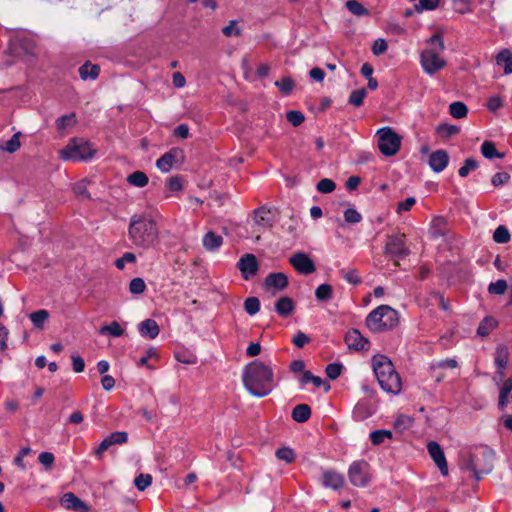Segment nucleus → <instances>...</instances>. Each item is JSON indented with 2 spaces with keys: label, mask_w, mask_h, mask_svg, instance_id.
<instances>
[{
  "label": "nucleus",
  "mask_w": 512,
  "mask_h": 512,
  "mask_svg": "<svg viewBox=\"0 0 512 512\" xmlns=\"http://www.w3.org/2000/svg\"><path fill=\"white\" fill-rule=\"evenodd\" d=\"M242 380L248 392L259 398L267 396L274 387L272 368L258 360L252 361L245 366Z\"/></svg>",
  "instance_id": "obj_1"
},
{
  "label": "nucleus",
  "mask_w": 512,
  "mask_h": 512,
  "mask_svg": "<svg viewBox=\"0 0 512 512\" xmlns=\"http://www.w3.org/2000/svg\"><path fill=\"white\" fill-rule=\"evenodd\" d=\"M128 238L138 248H151L159 238L156 221L147 213L132 215L128 226Z\"/></svg>",
  "instance_id": "obj_2"
},
{
  "label": "nucleus",
  "mask_w": 512,
  "mask_h": 512,
  "mask_svg": "<svg viewBox=\"0 0 512 512\" xmlns=\"http://www.w3.org/2000/svg\"><path fill=\"white\" fill-rule=\"evenodd\" d=\"M372 366L381 388L387 393L399 394L402 383L392 362L384 355H376L372 358Z\"/></svg>",
  "instance_id": "obj_3"
},
{
  "label": "nucleus",
  "mask_w": 512,
  "mask_h": 512,
  "mask_svg": "<svg viewBox=\"0 0 512 512\" xmlns=\"http://www.w3.org/2000/svg\"><path fill=\"white\" fill-rule=\"evenodd\" d=\"M426 42L430 47L421 52L420 62L423 70L427 74L433 75L447 64L445 59L440 57V53L445 49V44L442 36L438 33L431 36Z\"/></svg>",
  "instance_id": "obj_4"
},
{
  "label": "nucleus",
  "mask_w": 512,
  "mask_h": 512,
  "mask_svg": "<svg viewBox=\"0 0 512 512\" xmlns=\"http://www.w3.org/2000/svg\"><path fill=\"white\" fill-rule=\"evenodd\" d=\"M398 323V313L388 305H381L371 311L366 318V325L372 332L390 329Z\"/></svg>",
  "instance_id": "obj_5"
},
{
  "label": "nucleus",
  "mask_w": 512,
  "mask_h": 512,
  "mask_svg": "<svg viewBox=\"0 0 512 512\" xmlns=\"http://www.w3.org/2000/svg\"><path fill=\"white\" fill-rule=\"evenodd\" d=\"M96 155V149L84 138H73L67 146L61 150L64 160H86Z\"/></svg>",
  "instance_id": "obj_6"
},
{
  "label": "nucleus",
  "mask_w": 512,
  "mask_h": 512,
  "mask_svg": "<svg viewBox=\"0 0 512 512\" xmlns=\"http://www.w3.org/2000/svg\"><path fill=\"white\" fill-rule=\"evenodd\" d=\"M376 135L378 137V148L384 156L392 157L399 151L401 136L391 127L380 128Z\"/></svg>",
  "instance_id": "obj_7"
},
{
  "label": "nucleus",
  "mask_w": 512,
  "mask_h": 512,
  "mask_svg": "<svg viewBox=\"0 0 512 512\" xmlns=\"http://www.w3.org/2000/svg\"><path fill=\"white\" fill-rule=\"evenodd\" d=\"M348 478L354 486H367L371 479L369 464L365 460L354 461L349 466Z\"/></svg>",
  "instance_id": "obj_8"
},
{
  "label": "nucleus",
  "mask_w": 512,
  "mask_h": 512,
  "mask_svg": "<svg viewBox=\"0 0 512 512\" xmlns=\"http://www.w3.org/2000/svg\"><path fill=\"white\" fill-rule=\"evenodd\" d=\"M385 254L392 258H404L410 254L406 245L404 234H395L388 237L385 244Z\"/></svg>",
  "instance_id": "obj_9"
},
{
  "label": "nucleus",
  "mask_w": 512,
  "mask_h": 512,
  "mask_svg": "<svg viewBox=\"0 0 512 512\" xmlns=\"http://www.w3.org/2000/svg\"><path fill=\"white\" fill-rule=\"evenodd\" d=\"M277 218V212L275 209L260 207L254 212L255 224L263 229L270 228L273 226Z\"/></svg>",
  "instance_id": "obj_10"
},
{
  "label": "nucleus",
  "mask_w": 512,
  "mask_h": 512,
  "mask_svg": "<svg viewBox=\"0 0 512 512\" xmlns=\"http://www.w3.org/2000/svg\"><path fill=\"white\" fill-rule=\"evenodd\" d=\"M290 264L301 274H311L315 271L313 261L305 253H295L289 259Z\"/></svg>",
  "instance_id": "obj_11"
},
{
  "label": "nucleus",
  "mask_w": 512,
  "mask_h": 512,
  "mask_svg": "<svg viewBox=\"0 0 512 512\" xmlns=\"http://www.w3.org/2000/svg\"><path fill=\"white\" fill-rule=\"evenodd\" d=\"M238 269L245 280L254 277L258 271V262L253 254H245L237 263Z\"/></svg>",
  "instance_id": "obj_12"
},
{
  "label": "nucleus",
  "mask_w": 512,
  "mask_h": 512,
  "mask_svg": "<svg viewBox=\"0 0 512 512\" xmlns=\"http://www.w3.org/2000/svg\"><path fill=\"white\" fill-rule=\"evenodd\" d=\"M264 286L273 295L284 290L288 286V277L281 272L270 273L264 280Z\"/></svg>",
  "instance_id": "obj_13"
},
{
  "label": "nucleus",
  "mask_w": 512,
  "mask_h": 512,
  "mask_svg": "<svg viewBox=\"0 0 512 512\" xmlns=\"http://www.w3.org/2000/svg\"><path fill=\"white\" fill-rule=\"evenodd\" d=\"M128 440V434L124 431H117L107 436L95 450V454L98 458L102 457V454L112 445H121L126 443Z\"/></svg>",
  "instance_id": "obj_14"
},
{
  "label": "nucleus",
  "mask_w": 512,
  "mask_h": 512,
  "mask_svg": "<svg viewBox=\"0 0 512 512\" xmlns=\"http://www.w3.org/2000/svg\"><path fill=\"white\" fill-rule=\"evenodd\" d=\"M429 455L439 468L442 475H448V465L444 452L437 442L431 441L427 445Z\"/></svg>",
  "instance_id": "obj_15"
},
{
  "label": "nucleus",
  "mask_w": 512,
  "mask_h": 512,
  "mask_svg": "<svg viewBox=\"0 0 512 512\" xmlns=\"http://www.w3.org/2000/svg\"><path fill=\"white\" fill-rule=\"evenodd\" d=\"M345 342L349 349L356 351L367 350L369 347L368 340L357 329H351L346 333Z\"/></svg>",
  "instance_id": "obj_16"
},
{
  "label": "nucleus",
  "mask_w": 512,
  "mask_h": 512,
  "mask_svg": "<svg viewBox=\"0 0 512 512\" xmlns=\"http://www.w3.org/2000/svg\"><path fill=\"white\" fill-rule=\"evenodd\" d=\"M321 483L326 488L338 490L344 485V477L333 469H326L322 473Z\"/></svg>",
  "instance_id": "obj_17"
},
{
  "label": "nucleus",
  "mask_w": 512,
  "mask_h": 512,
  "mask_svg": "<svg viewBox=\"0 0 512 512\" xmlns=\"http://www.w3.org/2000/svg\"><path fill=\"white\" fill-rule=\"evenodd\" d=\"M60 502L61 505L68 510L76 512H89L90 510L85 502L71 492L64 494Z\"/></svg>",
  "instance_id": "obj_18"
},
{
  "label": "nucleus",
  "mask_w": 512,
  "mask_h": 512,
  "mask_svg": "<svg viewBox=\"0 0 512 512\" xmlns=\"http://www.w3.org/2000/svg\"><path fill=\"white\" fill-rule=\"evenodd\" d=\"M481 154L484 158L492 159V158H512V152L509 150H498L496 145L492 141H484L481 145Z\"/></svg>",
  "instance_id": "obj_19"
},
{
  "label": "nucleus",
  "mask_w": 512,
  "mask_h": 512,
  "mask_svg": "<svg viewBox=\"0 0 512 512\" xmlns=\"http://www.w3.org/2000/svg\"><path fill=\"white\" fill-rule=\"evenodd\" d=\"M482 455L485 459L488 460V463L485 465V467H480L478 459L476 461H472V463L468 466V468H470L474 473V476L477 480L481 479L482 474H487L492 470V460L494 453L492 451L485 450L483 451Z\"/></svg>",
  "instance_id": "obj_20"
},
{
  "label": "nucleus",
  "mask_w": 512,
  "mask_h": 512,
  "mask_svg": "<svg viewBox=\"0 0 512 512\" xmlns=\"http://www.w3.org/2000/svg\"><path fill=\"white\" fill-rule=\"evenodd\" d=\"M138 331L142 337L154 339L159 335L160 328L153 319H146L138 324Z\"/></svg>",
  "instance_id": "obj_21"
},
{
  "label": "nucleus",
  "mask_w": 512,
  "mask_h": 512,
  "mask_svg": "<svg viewBox=\"0 0 512 512\" xmlns=\"http://www.w3.org/2000/svg\"><path fill=\"white\" fill-rule=\"evenodd\" d=\"M203 246L208 251L218 250L222 243L223 238L212 231L207 232L202 239Z\"/></svg>",
  "instance_id": "obj_22"
},
{
  "label": "nucleus",
  "mask_w": 512,
  "mask_h": 512,
  "mask_svg": "<svg viewBox=\"0 0 512 512\" xmlns=\"http://www.w3.org/2000/svg\"><path fill=\"white\" fill-rule=\"evenodd\" d=\"M294 308V302L289 297H281L275 304L276 312L282 317L289 316L293 312Z\"/></svg>",
  "instance_id": "obj_23"
},
{
  "label": "nucleus",
  "mask_w": 512,
  "mask_h": 512,
  "mask_svg": "<svg viewBox=\"0 0 512 512\" xmlns=\"http://www.w3.org/2000/svg\"><path fill=\"white\" fill-rule=\"evenodd\" d=\"M508 363V350L504 346H500L496 350L495 354V364L498 367L497 375L499 376V379L501 380L504 373L503 369L506 367Z\"/></svg>",
  "instance_id": "obj_24"
},
{
  "label": "nucleus",
  "mask_w": 512,
  "mask_h": 512,
  "mask_svg": "<svg viewBox=\"0 0 512 512\" xmlns=\"http://www.w3.org/2000/svg\"><path fill=\"white\" fill-rule=\"evenodd\" d=\"M311 416V409L307 404H299L293 408L292 418L299 423L306 422Z\"/></svg>",
  "instance_id": "obj_25"
},
{
  "label": "nucleus",
  "mask_w": 512,
  "mask_h": 512,
  "mask_svg": "<svg viewBox=\"0 0 512 512\" xmlns=\"http://www.w3.org/2000/svg\"><path fill=\"white\" fill-rule=\"evenodd\" d=\"M100 67L98 65H93L89 61L85 62L79 68V74L82 80H87L88 78L96 79L99 75Z\"/></svg>",
  "instance_id": "obj_26"
},
{
  "label": "nucleus",
  "mask_w": 512,
  "mask_h": 512,
  "mask_svg": "<svg viewBox=\"0 0 512 512\" xmlns=\"http://www.w3.org/2000/svg\"><path fill=\"white\" fill-rule=\"evenodd\" d=\"M498 65L505 64L504 73L506 75L512 73V53L508 49L501 50L496 56Z\"/></svg>",
  "instance_id": "obj_27"
},
{
  "label": "nucleus",
  "mask_w": 512,
  "mask_h": 512,
  "mask_svg": "<svg viewBox=\"0 0 512 512\" xmlns=\"http://www.w3.org/2000/svg\"><path fill=\"white\" fill-rule=\"evenodd\" d=\"M372 414L373 410L366 402H358L353 409V417L358 421L364 420L370 417Z\"/></svg>",
  "instance_id": "obj_28"
},
{
  "label": "nucleus",
  "mask_w": 512,
  "mask_h": 512,
  "mask_svg": "<svg viewBox=\"0 0 512 512\" xmlns=\"http://www.w3.org/2000/svg\"><path fill=\"white\" fill-rule=\"evenodd\" d=\"M449 113L452 117L456 119L465 118L468 114L467 106L460 101H456L450 104Z\"/></svg>",
  "instance_id": "obj_29"
},
{
  "label": "nucleus",
  "mask_w": 512,
  "mask_h": 512,
  "mask_svg": "<svg viewBox=\"0 0 512 512\" xmlns=\"http://www.w3.org/2000/svg\"><path fill=\"white\" fill-rule=\"evenodd\" d=\"M345 6L355 16H368L370 14L369 10L357 0L346 1Z\"/></svg>",
  "instance_id": "obj_30"
},
{
  "label": "nucleus",
  "mask_w": 512,
  "mask_h": 512,
  "mask_svg": "<svg viewBox=\"0 0 512 512\" xmlns=\"http://www.w3.org/2000/svg\"><path fill=\"white\" fill-rule=\"evenodd\" d=\"M99 333L102 335L109 334L113 337H120L124 334V329L118 322L113 321L108 325L102 326L99 330Z\"/></svg>",
  "instance_id": "obj_31"
},
{
  "label": "nucleus",
  "mask_w": 512,
  "mask_h": 512,
  "mask_svg": "<svg viewBox=\"0 0 512 512\" xmlns=\"http://www.w3.org/2000/svg\"><path fill=\"white\" fill-rule=\"evenodd\" d=\"M127 181L135 187H144L148 183V177L141 171H135L127 177Z\"/></svg>",
  "instance_id": "obj_32"
},
{
  "label": "nucleus",
  "mask_w": 512,
  "mask_h": 512,
  "mask_svg": "<svg viewBox=\"0 0 512 512\" xmlns=\"http://www.w3.org/2000/svg\"><path fill=\"white\" fill-rule=\"evenodd\" d=\"M29 318L36 328L41 329L44 322L49 318V312L45 309H41L31 313Z\"/></svg>",
  "instance_id": "obj_33"
},
{
  "label": "nucleus",
  "mask_w": 512,
  "mask_h": 512,
  "mask_svg": "<svg viewBox=\"0 0 512 512\" xmlns=\"http://www.w3.org/2000/svg\"><path fill=\"white\" fill-rule=\"evenodd\" d=\"M507 289H509V284L504 279L491 282L488 286V292L495 295H503Z\"/></svg>",
  "instance_id": "obj_34"
},
{
  "label": "nucleus",
  "mask_w": 512,
  "mask_h": 512,
  "mask_svg": "<svg viewBox=\"0 0 512 512\" xmlns=\"http://www.w3.org/2000/svg\"><path fill=\"white\" fill-rule=\"evenodd\" d=\"M333 289L329 284H321L315 290V296L319 301H328L332 298Z\"/></svg>",
  "instance_id": "obj_35"
},
{
  "label": "nucleus",
  "mask_w": 512,
  "mask_h": 512,
  "mask_svg": "<svg viewBox=\"0 0 512 512\" xmlns=\"http://www.w3.org/2000/svg\"><path fill=\"white\" fill-rule=\"evenodd\" d=\"M437 133L444 138H450L460 132V128L456 125H450L447 123L440 124L437 129Z\"/></svg>",
  "instance_id": "obj_36"
},
{
  "label": "nucleus",
  "mask_w": 512,
  "mask_h": 512,
  "mask_svg": "<svg viewBox=\"0 0 512 512\" xmlns=\"http://www.w3.org/2000/svg\"><path fill=\"white\" fill-rule=\"evenodd\" d=\"M20 136H21L20 132L15 133L11 137V139L6 141L3 145H1L0 148L9 153H13V152L17 151L21 146Z\"/></svg>",
  "instance_id": "obj_37"
},
{
  "label": "nucleus",
  "mask_w": 512,
  "mask_h": 512,
  "mask_svg": "<svg viewBox=\"0 0 512 512\" xmlns=\"http://www.w3.org/2000/svg\"><path fill=\"white\" fill-rule=\"evenodd\" d=\"M275 86H277L280 92L283 95H288L291 93L295 87V82L290 77H284L281 80L275 82Z\"/></svg>",
  "instance_id": "obj_38"
},
{
  "label": "nucleus",
  "mask_w": 512,
  "mask_h": 512,
  "mask_svg": "<svg viewBox=\"0 0 512 512\" xmlns=\"http://www.w3.org/2000/svg\"><path fill=\"white\" fill-rule=\"evenodd\" d=\"M392 433L389 430H375L370 433V440L374 445L383 443L386 439H391Z\"/></svg>",
  "instance_id": "obj_39"
},
{
  "label": "nucleus",
  "mask_w": 512,
  "mask_h": 512,
  "mask_svg": "<svg viewBox=\"0 0 512 512\" xmlns=\"http://www.w3.org/2000/svg\"><path fill=\"white\" fill-rule=\"evenodd\" d=\"M340 274L350 284L358 285L361 283V277L356 269H341Z\"/></svg>",
  "instance_id": "obj_40"
},
{
  "label": "nucleus",
  "mask_w": 512,
  "mask_h": 512,
  "mask_svg": "<svg viewBox=\"0 0 512 512\" xmlns=\"http://www.w3.org/2000/svg\"><path fill=\"white\" fill-rule=\"evenodd\" d=\"M75 123H76V115H75V113H71V114L64 115V116L60 117L57 120L56 125H57L58 131H63L68 127L74 126Z\"/></svg>",
  "instance_id": "obj_41"
},
{
  "label": "nucleus",
  "mask_w": 512,
  "mask_h": 512,
  "mask_svg": "<svg viewBox=\"0 0 512 512\" xmlns=\"http://www.w3.org/2000/svg\"><path fill=\"white\" fill-rule=\"evenodd\" d=\"M493 240L500 244L507 243L510 240V233L506 226L500 225L496 228L493 234Z\"/></svg>",
  "instance_id": "obj_42"
},
{
  "label": "nucleus",
  "mask_w": 512,
  "mask_h": 512,
  "mask_svg": "<svg viewBox=\"0 0 512 512\" xmlns=\"http://www.w3.org/2000/svg\"><path fill=\"white\" fill-rule=\"evenodd\" d=\"M495 326V319L487 317L478 326L477 333L481 336H487L494 329Z\"/></svg>",
  "instance_id": "obj_43"
},
{
  "label": "nucleus",
  "mask_w": 512,
  "mask_h": 512,
  "mask_svg": "<svg viewBox=\"0 0 512 512\" xmlns=\"http://www.w3.org/2000/svg\"><path fill=\"white\" fill-rule=\"evenodd\" d=\"M367 91L365 88L354 90L348 99L349 104L359 107L363 104V100L366 97Z\"/></svg>",
  "instance_id": "obj_44"
},
{
  "label": "nucleus",
  "mask_w": 512,
  "mask_h": 512,
  "mask_svg": "<svg viewBox=\"0 0 512 512\" xmlns=\"http://www.w3.org/2000/svg\"><path fill=\"white\" fill-rule=\"evenodd\" d=\"M145 289V281L140 277L133 278L129 283V291L132 294L140 295L145 291Z\"/></svg>",
  "instance_id": "obj_45"
},
{
  "label": "nucleus",
  "mask_w": 512,
  "mask_h": 512,
  "mask_svg": "<svg viewBox=\"0 0 512 512\" xmlns=\"http://www.w3.org/2000/svg\"><path fill=\"white\" fill-rule=\"evenodd\" d=\"M244 307L249 315H255L260 309V301L256 297H249L245 300Z\"/></svg>",
  "instance_id": "obj_46"
},
{
  "label": "nucleus",
  "mask_w": 512,
  "mask_h": 512,
  "mask_svg": "<svg viewBox=\"0 0 512 512\" xmlns=\"http://www.w3.org/2000/svg\"><path fill=\"white\" fill-rule=\"evenodd\" d=\"M135 486L138 490L144 491L152 483V476L149 474H140L134 480Z\"/></svg>",
  "instance_id": "obj_47"
},
{
  "label": "nucleus",
  "mask_w": 512,
  "mask_h": 512,
  "mask_svg": "<svg viewBox=\"0 0 512 512\" xmlns=\"http://www.w3.org/2000/svg\"><path fill=\"white\" fill-rule=\"evenodd\" d=\"M276 457L286 463H291L295 458V453L291 448L283 447L276 451Z\"/></svg>",
  "instance_id": "obj_48"
},
{
  "label": "nucleus",
  "mask_w": 512,
  "mask_h": 512,
  "mask_svg": "<svg viewBox=\"0 0 512 512\" xmlns=\"http://www.w3.org/2000/svg\"><path fill=\"white\" fill-rule=\"evenodd\" d=\"M286 118L288 122H290L294 127L301 125L305 120L303 113L296 110L288 111L286 114Z\"/></svg>",
  "instance_id": "obj_49"
},
{
  "label": "nucleus",
  "mask_w": 512,
  "mask_h": 512,
  "mask_svg": "<svg viewBox=\"0 0 512 512\" xmlns=\"http://www.w3.org/2000/svg\"><path fill=\"white\" fill-rule=\"evenodd\" d=\"M344 219L349 224H356L362 221V215L353 208H348L344 211Z\"/></svg>",
  "instance_id": "obj_50"
},
{
  "label": "nucleus",
  "mask_w": 512,
  "mask_h": 512,
  "mask_svg": "<svg viewBox=\"0 0 512 512\" xmlns=\"http://www.w3.org/2000/svg\"><path fill=\"white\" fill-rule=\"evenodd\" d=\"M336 188V185L335 183L331 180V179H328V178H324L322 180H320L317 184V190L320 192V193H331L335 190Z\"/></svg>",
  "instance_id": "obj_51"
},
{
  "label": "nucleus",
  "mask_w": 512,
  "mask_h": 512,
  "mask_svg": "<svg viewBox=\"0 0 512 512\" xmlns=\"http://www.w3.org/2000/svg\"><path fill=\"white\" fill-rule=\"evenodd\" d=\"M136 262V255L132 252H126L123 254L121 258H118L115 261V266L123 270L125 268L126 263H135Z\"/></svg>",
  "instance_id": "obj_52"
},
{
  "label": "nucleus",
  "mask_w": 512,
  "mask_h": 512,
  "mask_svg": "<svg viewBox=\"0 0 512 512\" xmlns=\"http://www.w3.org/2000/svg\"><path fill=\"white\" fill-rule=\"evenodd\" d=\"M439 0H419V3L415 5V10L417 12H422L423 10H434L438 7Z\"/></svg>",
  "instance_id": "obj_53"
},
{
  "label": "nucleus",
  "mask_w": 512,
  "mask_h": 512,
  "mask_svg": "<svg viewBox=\"0 0 512 512\" xmlns=\"http://www.w3.org/2000/svg\"><path fill=\"white\" fill-rule=\"evenodd\" d=\"M300 381L303 385L312 382L316 387H320L323 384V380L318 376H314L310 371H304Z\"/></svg>",
  "instance_id": "obj_54"
},
{
  "label": "nucleus",
  "mask_w": 512,
  "mask_h": 512,
  "mask_svg": "<svg viewBox=\"0 0 512 512\" xmlns=\"http://www.w3.org/2000/svg\"><path fill=\"white\" fill-rule=\"evenodd\" d=\"M152 358H158V354H157V351L154 348H149L146 351L145 355L142 356L139 359L138 365L139 366H146L148 369H154L153 366L148 364L149 359H152Z\"/></svg>",
  "instance_id": "obj_55"
},
{
  "label": "nucleus",
  "mask_w": 512,
  "mask_h": 512,
  "mask_svg": "<svg viewBox=\"0 0 512 512\" xmlns=\"http://www.w3.org/2000/svg\"><path fill=\"white\" fill-rule=\"evenodd\" d=\"M458 366V363L455 359H444V360H440L438 362H435L432 364V369L436 370V369H445V368H448V369H455L457 368Z\"/></svg>",
  "instance_id": "obj_56"
},
{
  "label": "nucleus",
  "mask_w": 512,
  "mask_h": 512,
  "mask_svg": "<svg viewBox=\"0 0 512 512\" xmlns=\"http://www.w3.org/2000/svg\"><path fill=\"white\" fill-rule=\"evenodd\" d=\"M412 418L407 415H400L394 423V426L398 430H406L412 425Z\"/></svg>",
  "instance_id": "obj_57"
},
{
  "label": "nucleus",
  "mask_w": 512,
  "mask_h": 512,
  "mask_svg": "<svg viewBox=\"0 0 512 512\" xmlns=\"http://www.w3.org/2000/svg\"><path fill=\"white\" fill-rule=\"evenodd\" d=\"M342 371V365L339 363H331L326 367V374L327 376L334 380L338 378Z\"/></svg>",
  "instance_id": "obj_58"
},
{
  "label": "nucleus",
  "mask_w": 512,
  "mask_h": 512,
  "mask_svg": "<svg viewBox=\"0 0 512 512\" xmlns=\"http://www.w3.org/2000/svg\"><path fill=\"white\" fill-rule=\"evenodd\" d=\"M388 49L387 42L384 39H377L373 46H372V52L374 55L379 56L383 53H385Z\"/></svg>",
  "instance_id": "obj_59"
},
{
  "label": "nucleus",
  "mask_w": 512,
  "mask_h": 512,
  "mask_svg": "<svg viewBox=\"0 0 512 512\" xmlns=\"http://www.w3.org/2000/svg\"><path fill=\"white\" fill-rule=\"evenodd\" d=\"M309 341L310 338L302 331H298L292 338L293 344L298 348H302L304 345L309 343Z\"/></svg>",
  "instance_id": "obj_60"
},
{
  "label": "nucleus",
  "mask_w": 512,
  "mask_h": 512,
  "mask_svg": "<svg viewBox=\"0 0 512 512\" xmlns=\"http://www.w3.org/2000/svg\"><path fill=\"white\" fill-rule=\"evenodd\" d=\"M416 203V199L414 197H408L404 201H401L397 205V213L407 212L409 211L413 205Z\"/></svg>",
  "instance_id": "obj_61"
},
{
  "label": "nucleus",
  "mask_w": 512,
  "mask_h": 512,
  "mask_svg": "<svg viewBox=\"0 0 512 512\" xmlns=\"http://www.w3.org/2000/svg\"><path fill=\"white\" fill-rule=\"evenodd\" d=\"M38 460L46 468H51L54 463L55 457L51 452H42L39 454Z\"/></svg>",
  "instance_id": "obj_62"
},
{
  "label": "nucleus",
  "mask_w": 512,
  "mask_h": 512,
  "mask_svg": "<svg viewBox=\"0 0 512 512\" xmlns=\"http://www.w3.org/2000/svg\"><path fill=\"white\" fill-rule=\"evenodd\" d=\"M71 359H72L73 370L76 373L83 372L84 368H85V362H84L83 358L80 356L72 355Z\"/></svg>",
  "instance_id": "obj_63"
},
{
  "label": "nucleus",
  "mask_w": 512,
  "mask_h": 512,
  "mask_svg": "<svg viewBox=\"0 0 512 512\" xmlns=\"http://www.w3.org/2000/svg\"><path fill=\"white\" fill-rule=\"evenodd\" d=\"M503 106L502 99L498 96L489 98L487 107L491 112H495L497 109Z\"/></svg>",
  "instance_id": "obj_64"
}]
</instances>
